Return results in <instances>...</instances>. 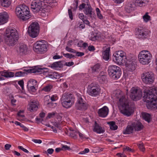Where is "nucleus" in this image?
<instances>
[{"label":"nucleus","instance_id":"72a5a7b5","mask_svg":"<svg viewBox=\"0 0 157 157\" xmlns=\"http://www.w3.org/2000/svg\"><path fill=\"white\" fill-rule=\"evenodd\" d=\"M143 118L148 123L151 121V115L147 113H143L142 114Z\"/></svg>","mask_w":157,"mask_h":157},{"label":"nucleus","instance_id":"393cba45","mask_svg":"<svg viewBox=\"0 0 157 157\" xmlns=\"http://www.w3.org/2000/svg\"><path fill=\"white\" fill-rule=\"evenodd\" d=\"M29 107V109L31 112H34L37 110L38 108V103L37 101H33L30 102Z\"/></svg>","mask_w":157,"mask_h":157},{"label":"nucleus","instance_id":"603ef678","mask_svg":"<svg viewBox=\"0 0 157 157\" xmlns=\"http://www.w3.org/2000/svg\"><path fill=\"white\" fill-rule=\"evenodd\" d=\"M65 49L67 51L70 52H72L74 53H75L76 52V51L75 50H74L68 46L66 47Z\"/></svg>","mask_w":157,"mask_h":157},{"label":"nucleus","instance_id":"f03ea898","mask_svg":"<svg viewBox=\"0 0 157 157\" xmlns=\"http://www.w3.org/2000/svg\"><path fill=\"white\" fill-rule=\"evenodd\" d=\"M116 96L117 98L119 99V103L122 107L121 110V113L127 117L129 116L132 114L134 111L129 105V101L126 99L125 96L122 95L120 94H116Z\"/></svg>","mask_w":157,"mask_h":157},{"label":"nucleus","instance_id":"2f4dec72","mask_svg":"<svg viewBox=\"0 0 157 157\" xmlns=\"http://www.w3.org/2000/svg\"><path fill=\"white\" fill-rule=\"evenodd\" d=\"M101 68V65L100 64L98 63L93 66L91 67L92 73L99 72Z\"/></svg>","mask_w":157,"mask_h":157},{"label":"nucleus","instance_id":"bb28decb","mask_svg":"<svg viewBox=\"0 0 157 157\" xmlns=\"http://www.w3.org/2000/svg\"><path fill=\"white\" fill-rule=\"evenodd\" d=\"M93 131L98 133H103L104 132L102 128L99 126L96 121L94 123Z\"/></svg>","mask_w":157,"mask_h":157},{"label":"nucleus","instance_id":"9b49d317","mask_svg":"<svg viewBox=\"0 0 157 157\" xmlns=\"http://www.w3.org/2000/svg\"><path fill=\"white\" fill-rule=\"evenodd\" d=\"M88 107V105L85 99L80 95H78L75 104L76 108L78 110L84 111L87 109Z\"/></svg>","mask_w":157,"mask_h":157},{"label":"nucleus","instance_id":"0e129e2a","mask_svg":"<svg viewBox=\"0 0 157 157\" xmlns=\"http://www.w3.org/2000/svg\"><path fill=\"white\" fill-rule=\"evenodd\" d=\"M24 112L23 111H20L18 113H17V115L19 116V117H25V115L23 114H22L21 113H23Z\"/></svg>","mask_w":157,"mask_h":157},{"label":"nucleus","instance_id":"a878e982","mask_svg":"<svg viewBox=\"0 0 157 157\" xmlns=\"http://www.w3.org/2000/svg\"><path fill=\"white\" fill-rule=\"evenodd\" d=\"M62 61H59L53 63L51 64L49 67L55 69H57L59 68L62 67L63 66Z\"/></svg>","mask_w":157,"mask_h":157},{"label":"nucleus","instance_id":"a211bd4d","mask_svg":"<svg viewBox=\"0 0 157 157\" xmlns=\"http://www.w3.org/2000/svg\"><path fill=\"white\" fill-rule=\"evenodd\" d=\"M31 8L33 11L36 13L40 11L42 7V5L40 0H34L31 4Z\"/></svg>","mask_w":157,"mask_h":157},{"label":"nucleus","instance_id":"e2e57ef3","mask_svg":"<svg viewBox=\"0 0 157 157\" xmlns=\"http://www.w3.org/2000/svg\"><path fill=\"white\" fill-rule=\"evenodd\" d=\"M74 64V63L73 62H70L65 63V64L64 65L68 67H70L73 65Z\"/></svg>","mask_w":157,"mask_h":157},{"label":"nucleus","instance_id":"052dcab7","mask_svg":"<svg viewBox=\"0 0 157 157\" xmlns=\"http://www.w3.org/2000/svg\"><path fill=\"white\" fill-rule=\"evenodd\" d=\"M88 49L90 51H94L95 50V48L93 45H90L88 46Z\"/></svg>","mask_w":157,"mask_h":157},{"label":"nucleus","instance_id":"473e14b6","mask_svg":"<svg viewBox=\"0 0 157 157\" xmlns=\"http://www.w3.org/2000/svg\"><path fill=\"white\" fill-rule=\"evenodd\" d=\"M132 124L131 125H128L127 127L126 130L124 131L123 133L124 134H130L132 133L133 129Z\"/></svg>","mask_w":157,"mask_h":157},{"label":"nucleus","instance_id":"c85d7f7f","mask_svg":"<svg viewBox=\"0 0 157 157\" xmlns=\"http://www.w3.org/2000/svg\"><path fill=\"white\" fill-rule=\"evenodd\" d=\"M110 48L108 47L102 53L103 58L105 60H108L109 57Z\"/></svg>","mask_w":157,"mask_h":157},{"label":"nucleus","instance_id":"f257e3e1","mask_svg":"<svg viewBox=\"0 0 157 157\" xmlns=\"http://www.w3.org/2000/svg\"><path fill=\"white\" fill-rule=\"evenodd\" d=\"M144 99L147 103L148 109L152 110L157 109V90L155 89H151L147 92H145Z\"/></svg>","mask_w":157,"mask_h":157},{"label":"nucleus","instance_id":"680f3d73","mask_svg":"<svg viewBox=\"0 0 157 157\" xmlns=\"http://www.w3.org/2000/svg\"><path fill=\"white\" fill-rule=\"evenodd\" d=\"M18 84L20 85L22 89L24 88V82L23 80H20L18 82Z\"/></svg>","mask_w":157,"mask_h":157},{"label":"nucleus","instance_id":"a18cd8bd","mask_svg":"<svg viewBox=\"0 0 157 157\" xmlns=\"http://www.w3.org/2000/svg\"><path fill=\"white\" fill-rule=\"evenodd\" d=\"M15 124L17 125H19L25 131H28V129L25 126L21 123L20 122L16 121L15 122Z\"/></svg>","mask_w":157,"mask_h":157},{"label":"nucleus","instance_id":"5fc2aeb1","mask_svg":"<svg viewBox=\"0 0 157 157\" xmlns=\"http://www.w3.org/2000/svg\"><path fill=\"white\" fill-rule=\"evenodd\" d=\"M53 101H51L50 102H47V105L50 107H55L56 105V103H54Z\"/></svg>","mask_w":157,"mask_h":157},{"label":"nucleus","instance_id":"6e6d98bb","mask_svg":"<svg viewBox=\"0 0 157 157\" xmlns=\"http://www.w3.org/2000/svg\"><path fill=\"white\" fill-rule=\"evenodd\" d=\"M44 3H46L51 5L53 2L54 0H42Z\"/></svg>","mask_w":157,"mask_h":157},{"label":"nucleus","instance_id":"cd10ccee","mask_svg":"<svg viewBox=\"0 0 157 157\" xmlns=\"http://www.w3.org/2000/svg\"><path fill=\"white\" fill-rule=\"evenodd\" d=\"M132 125L135 131H140L143 129L144 126L140 122H137L136 123H133Z\"/></svg>","mask_w":157,"mask_h":157},{"label":"nucleus","instance_id":"4468645a","mask_svg":"<svg viewBox=\"0 0 157 157\" xmlns=\"http://www.w3.org/2000/svg\"><path fill=\"white\" fill-rule=\"evenodd\" d=\"M128 70L132 71L135 69L136 62L132 58H128L124 63Z\"/></svg>","mask_w":157,"mask_h":157},{"label":"nucleus","instance_id":"9d476101","mask_svg":"<svg viewBox=\"0 0 157 157\" xmlns=\"http://www.w3.org/2000/svg\"><path fill=\"white\" fill-rule=\"evenodd\" d=\"M95 83H92L89 85L87 88V92L90 96H96L100 94V89Z\"/></svg>","mask_w":157,"mask_h":157},{"label":"nucleus","instance_id":"4d7b16f0","mask_svg":"<svg viewBox=\"0 0 157 157\" xmlns=\"http://www.w3.org/2000/svg\"><path fill=\"white\" fill-rule=\"evenodd\" d=\"M68 13L69 17L71 20L73 19V15L71 9H68Z\"/></svg>","mask_w":157,"mask_h":157},{"label":"nucleus","instance_id":"ddd939ff","mask_svg":"<svg viewBox=\"0 0 157 157\" xmlns=\"http://www.w3.org/2000/svg\"><path fill=\"white\" fill-rule=\"evenodd\" d=\"M48 45L41 41L37 42L35 45L34 51L38 53H44L47 50Z\"/></svg>","mask_w":157,"mask_h":157},{"label":"nucleus","instance_id":"2eb2a0df","mask_svg":"<svg viewBox=\"0 0 157 157\" xmlns=\"http://www.w3.org/2000/svg\"><path fill=\"white\" fill-rule=\"evenodd\" d=\"M136 37L139 39L146 38L149 33V31L145 30L141 28L136 29Z\"/></svg>","mask_w":157,"mask_h":157},{"label":"nucleus","instance_id":"7ed1b4c3","mask_svg":"<svg viewBox=\"0 0 157 157\" xmlns=\"http://www.w3.org/2000/svg\"><path fill=\"white\" fill-rule=\"evenodd\" d=\"M15 12L17 16L24 21L27 20L31 17L29 8L24 5H21L17 7Z\"/></svg>","mask_w":157,"mask_h":157},{"label":"nucleus","instance_id":"c756f323","mask_svg":"<svg viewBox=\"0 0 157 157\" xmlns=\"http://www.w3.org/2000/svg\"><path fill=\"white\" fill-rule=\"evenodd\" d=\"M149 0H135V5L140 7L145 6V4L147 3Z\"/></svg>","mask_w":157,"mask_h":157},{"label":"nucleus","instance_id":"dca6fc26","mask_svg":"<svg viewBox=\"0 0 157 157\" xmlns=\"http://www.w3.org/2000/svg\"><path fill=\"white\" fill-rule=\"evenodd\" d=\"M4 36L18 37V33L15 29L10 27L6 29Z\"/></svg>","mask_w":157,"mask_h":157},{"label":"nucleus","instance_id":"39448f33","mask_svg":"<svg viewBox=\"0 0 157 157\" xmlns=\"http://www.w3.org/2000/svg\"><path fill=\"white\" fill-rule=\"evenodd\" d=\"M75 98L73 95L71 93H65L61 98V101L63 106L68 108L74 104Z\"/></svg>","mask_w":157,"mask_h":157},{"label":"nucleus","instance_id":"1a4fd4ad","mask_svg":"<svg viewBox=\"0 0 157 157\" xmlns=\"http://www.w3.org/2000/svg\"><path fill=\"white\" fill-rule=\"evenodd\" d=\"M141 79L144 83L150 84L154 82L155 77L154 74L151 72H144L142 75Z\"/></svg>","mask_w":157,"mask_h":157},{"label":"nucleus","instance_id":"864d4df0","mask_svg":"<svg viewBox=\"0 0 157 157\" xmlns=\"http://www.w3.org/2000/svg\"><path fill=\"white\" fill-rule=\"evenodd\" d=\"M139 148L142 151H145V148L144 146L143 143H141L139 144L138 145Z\"/></svg>","mask_w":157,"mask_h":157},{"label":"nucleus","instance_id":"f3484780","mask_svg":"<svg viewBox=\"0 0 157 157\" xmlns=\"http://www.w3.org/2000/svg\"><path fill=\"white\" fill-rule=\"evenodd\" d=\"M27 49L28 48L26 44L23 43H20L17 46L16 51L18 54L23 55L27 53Z\"/></svg>","mask_w":157,"mask_h":157},{"label":"nucleus","instance_id":"b1692460","mask_svg":"<svg viewBox=\"0 0 157 157\" xmlns=\"http://www.w3.org/2000/svg\"><path fill=\"white\" fill-rule=\"evenodd\" d=\"M113 59L115 63L119 64L124 63L126 61V59L122 58L121 56L115 54H113Z\"/></svg>","mask_w":157,"mask_h":157},{"label":"nucleus","instance_id":"69168bd1","mask_svg":"<svg viewBox=\"0 0 157 157\" xmlns=\"http://www.w3.org/2000/svg\"><path fill=\"white\" fill-rule=\"evenodd\" d=\"M72 132H75L76 134H75V135H77L78 134L79 136L81 138H83V134L80 133L79 132H77L76 131H74Z\"/></svg>","mask_w":157,"mask_h":157},{"label":"nucleus","instance_id":"6ab92c4d","mask_svg":"<svg viewBox=\"0 0 157 157\" xmlns=\"http://www.w3.org/2000/svg\"><path fill=\"white\" fill-rule=\"evenodd\" d=\"M18 37H11L4 36L5 43L9 46H14L16 43Z\"/></svg>","mask_w":157,"mask_h":157},{"label":"nucleus","instance_id":"c03bdc74","mask_svg":"<svg viewBox=\"0 0 157 157\" xmlns=\"http://www.w3.org/2000/svg\"><path fill=\"white\" fill-rule=\"evenodd\" d=\"M99 81L101 83L104 82L106 79V76L105 75H100L98 77Z\"/></svg>","mask_w":157,"mask_h":157},{"label":"nucleus","instance_id":"49530a36","mask_svg":"<svg viewBox=\"0 0 157 157\" xmlns=\"http://www.w3.org/2000/svg\"><path fill=\"white\" fill-rule=\"evenodd\" d=\"M96 11L97 13V14L98 17L101 19L103 18V17L101 14V13L99 9L98 8H96Z\"/></svg>","mask_w":157,"mask_h":157},{"label":"nucleus","instance_id":"7c9ffc66","mask_svg":"<svg viewBox=\"0 0 157 157\" xmlns=\"http://www.w3.org/2000/svg\"><path fill=\"white\" fill-rule=\"evenodd\" d=\"M134 4L128 3L125 7V11L128 13H130L134 10Z\"/></svg>","mask_w":157,"mask_h":157},{"label":"nucleus","instance_id":"f704fd0d","mask_svg":"<svg viewBox=\"0 0 157 157\" xmlns=\"http://www.w3.org/2000/svg\"><path fill=\"white\" fill-rule=\"evenodd\" d=\"M1 5L4 7H8L11 4V2L9 0H0Z\"/></svg>","mask_w":157,"mask_h":157},{"label":"nucleus","instance_id":"3c124183","mask_svg":"<svg viewBox=\"0 0 157 157\" xmlns=\"http://www.w3.org/2000/svg\"><path fill=\"white\" fill-rule=\"evenodd\" d=\"M53 124L55 127L58 128L59 129L61 128L60 126V123L59 122H52Z\"/></svg>","mask_w":157,"mask_h":157},{"label":"nucleus","instance_id":"423d86ee","mask_svg":"<svg viewBox=\"0 0 157 157\" xmlns=\"http://www.w3.org/2000/svg\"><path fill=\"white\" fill-rule=\"evenodd\" d=\"M151 57V54L149 51L143 50L139 53L138 58L141 63L146 65L150 62Z\"/></svg>","mask_w":157,"mask_h":157},{"label":"nucleus","instance_id":"f8f14e48","mask_svg":"<svg viewBox=\"0 0 157 157\" xmlns=\"http://www.w3.org/2000/svg\"><path fill=\"white\" fill-rule=\"evenodd\" d=\"M130 97L134 101L140 99L142 96V93L140 89L136 87H133L130 90Z\"/></svg>","mask_w":157,"mask_h":157},{"label":"nucleus","instance_id":"774afa93","mask_svg":"<svg viewBox=\"0 0 157 157\" xmlns=\"http://www.w3.org/2000/svg\"><path fill=\"white\" fill-rule=\"evenodd\" d=\"M32 140L35 143L41 144L42 143V141L40 140L33 139Z\"/></svg>","mask_w":157,"mask_h":157},{"label":"nucleus","instance_id":"de8ad7c7","mask_svg":"<svg viewBox=\"0 0 157 157\" xmlns=\"http://www.w3.org/2000/svg\"><path fill=\"white\" fill-rule=\"evenodd\" d=\"M26 74L25 72L23 71H19L15 74V77H21L24 76Z\"/></svg>","mask_w":157,"mask_h":157},{"label":"nucleus","instance_id":"37998d69","mask_svg":"<svg viewBox=\"0 0 157 157\" xmlns=\"http://www.w3.org/2000/svg\"><path fill=\"white\" fill-rule=\"evenodd\" d=\"M37 13H39L41 16H45L47 14V12L46 11L45 9H44L42 8H41L39 11L37 12Z\"/></svg>","mask_w":157,"mask_h":157},{"label":"nucleus","instance_id":"4be33fe9","mask_svg":"<svg viewBox=\"0 0 157 157\" xmlns=\"http://www.w3.org/2000/svg\"><path fill=\"white\" fill-rule=\"evenodd\" d=\"M108 112V108L106 106H104L98 110V113L100 117H105L107 116Z\"/></svg>","mask_w":157,"mask_h":157},{"label":"nucleus","instance_id":"13d9d810","mask_svg":"<svg viewBox=\"0 0 157 157\" xmlns=\"http://www.w3.org/2000/svg\"><path fill=\"white\" fill-rule=\"evenodd\" d=\"M62 150H70L71 149L69 147L67 146V145H62Z\"/></svg>","mask_w":157,"mask_h":157},{"label":"nucleus","instance_id":"4c0bfd02","mask_svg":"<svg viewBox=\"0 0 157 157\" xmlns=\"http://www.w3.org/2000/svg\"><path fill=\"white\" fill-rule=\"evenodd\" d=\"M114 54L121 56V57L125 59L126 60L128 58L126 57L125 53L122 50H120Z\"/></svg>","mask_w":157,"mask_h":157},{"label":"nucleus","instance_id":"338daca9","mask_svg":"<svg viewBox=\"0 0 157 157\" xmlns=\"http://www.w3.org/2000/svg\"><path fill=\"white\" fill-rule=\"evenodd\" d=\"M75 53H76V56H83L84 54L83 52H76Z\"/></svg>","mask_w":157,"mask_h":157},{"label":"nucleus","instance_id":"bf43d9fd","mask_svg":"<svg viewBox=\"0 0 157 157\" xmlns=\"http://www.w3.org/2000/svg\"><path fill=\"white\" fill-rule=\"evenodd\" d=\"M90 150L88 148H85L84 150L79 153V154H83L86 153H87Z\"/></svg>","mask_w":157,"mask_h":157},{"label":"nucleus","instance_id":"09e8293b","mask_svg":"<svg viewBox=\"0 0 157 157\" xmlns=\"http://www.w3.org/2000/svg\"><path fill=\"white\" fill-rule=\"evenodd\" d=\"M49 98L51 101H55L58 99V97L56 94L52 95L51 97L49 96Z\"/></svg>","mask_w":157,"mask_h":157},{"label":"nucleus","instance_id":"5701e85b","mask_svg":"<svg viewBox=\"0 0 157 157\" xmlns=\"http://www.w3.org/2000/svg\"><path fill=\"white\" fill-rule=\"evenodd\" d=\"M9 15L6 12H3L0 13V23L3 24L6 23L8 21Z\"/></svg>","mask_w":157,"mask_h":157},{"label":"nucleus","instance_id":"a19ab883","mask_svg":"<svg viewBox=\"0 0 157 157\" xmlns=\"http://www.w3.org/2000/svg\"><path fill=\"white\" fill-rule=\"evenodd\" d=\"M52 88L53 86L52 85L49 84L44 87L42 90L46 92H48L50 91Z\"/></svg>","mask_w":157,"mask_h":157},{"label":"nucleus","instance_id":"79ce46f5","mask_svg":"<svg viewBox=\"0 0 157 157\" xmlns=\"http://www.w3.org/2000/svg\"><path fill=\"white\" fill-rule=\"evenodd\" d=\"M143 18L144 21L146 22L151 20V17L148 15V13L147 12L143 16Z\"/></svg>","mask_w":157,"mask_h":157},{"label":"nucleus","instance_id":"20e7f679","mask_svg":"<svg viewBox=\"0 0 157 157\" xmlns=\"http://www.w3.org/2000/svg\"><path fill=\"white\" fill-rule=\"evenodd\" d=\"M83 3L80 4L78 8L79 10H81L84 9V13L89 16L92 19H95L96 15L94 11L91 7L88 0H82Z\"/></svg>","mask_w":157,"mask_h":157},{"label":"nucleus","instance_id":"6e6552de","mask_svg":"<svg viewBox=\"0 0 157 157\" xmlns=\"http://www.w3.org/2000/svg\"><path fill=\"white\" fill-rule=\"evenodd\" d=\"M39 32V25L37 22H32L29 27L28 33L30 36L35 38L38 35Z\"/></svg>","mask_w":157,"mask_h":157},{"label":"nucleus","instance_id":"e433bc0d","mask_svg":"<svg viewBox=\"0 0 157 157\" xmlns=\"http://www.w3.org/2000/svg\"><path fill=\"white\" fill-rule=\"evenodd\" d=\"M14 73L11 72L6 71L2 73L1 75L6 78H11L14 76Z\"/></svg>","mask_w":157,"mask_h":157},{"label":"nucleus","instance_id":"ea45409f","mask_svg":"<svg viewBox=\"0 0 157 157\" xmlns=\"http://www.w3.org/2000/svg\"><path fill=\"white\" fill-rule=\"evenodd\" d=\"M48 76V77L52 79L54 78L58 79L60 77L59 75L57 72H54L52 74H49Z\"/></svg>","mask_w":157,"mask_h":157},{"label":"nucleus","instance_id":"0eeeda50","mask_svg":"<svg viewBox=\"0 0 157 157\" xmlns=\"http://www.w3.org/2000/svg\"><path fill=\"white\" fill-rule=\"evenodd\" d=\"M108 72L109 76L115 80L119 78L121 75V68L116 65L110 66L108 67Z\"/></svg>","mask_w":157,"mask_h":157},{"label":"nucleus","instance_id":"8fccbe9b","mask_svg":"<svg viewBox=\"0 0 157 157\" xmlns=\"http://www.w3.org/2000/svg\"><path fill=\"white\" fill-rule=\"evenodd\" d=\"M63 55L66 58H67L69 59H71V58H73L75 57V56L72 54H70L69 53H64L63 52Z\"/></svg>","mask_w":157,"mask_h":157},{"label":"nucleus","instance_id":"aec40b11","mask_svg":"<svg viewBox=\"0 0 157 157\" xmlns=\"http://www.w3.org/2000/svg\"><path fill=\"white\" fill-rule=\"evenodd\" d=\"M27 84V87L29 90L33 92L36 91V87L37 86V81L36 80L31 79L28 81Z\"/></svg>","mask_w":157,"mask_h":157},{"label":"nucleus","instance_id":"58836bf2","mask_svg":"<svg viewBox=\"0 0 157 157\" xmlns=\"http://www.w3.org/2000/svg\"><path fill=\"white\" fill-rule=\"evenodd\" d=\"M99 36L97 35L96 33L91 34L89 36V39L90 40L95 41L99 38Z\"/></svg>","mask_w":157,"mask_h":157},{"label":"nucleus","instance_id":"412c9836","mask_svg":"<svg viewBox=\"0 0 157 157\" xmlns=\"http://www.w3.org/2000/svg\"><path fill=\"white\" fill-rule=\"evenodd\" d=\"M48 71V69L46 68H40L37 67H35L34 68L26 70L28 73H35L37 72H45Z\"/></svg>","mask_w":157,"mask_h":157},{"label":"nucleus","instance_id":"c9c22d12","mask_svg":"<svg viewBox=\"0 0 157 157\" xmlns=\"http://www.w3.org/2000/svg\"><path fill=\"white\" fill-rule=\"evenodd\" d=\"M107 123L109 125L110 128L111 130H115L117 129L118 126L116 125L115 121H112L108 122Z\"/></svg>","mask_w":157,"mask_h":157}]
</instances>
